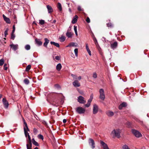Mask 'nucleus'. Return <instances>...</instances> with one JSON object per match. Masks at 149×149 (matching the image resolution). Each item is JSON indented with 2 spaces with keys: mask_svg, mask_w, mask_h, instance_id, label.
Wrapping results in <instances>:
<instances>
[{
  "mask_svg": "<svg viewBox=\"0 0 149 149\" xmlns=\"http://www.w3.org/2000/svg\"><path fill=\"white\" fill-rule=\"evenodd\" d=\"M111 134L113 136H116L118 138L120 137V130L119 129L114 130L111 132Z\"/></svg>",
  "mask_w": 149,
  "mask_h": 149,
  "instance_id": "obj_1",
  "label": "nucleus"
},
{
  "mask_svg": "<svg viewBox=\"0 0 149 149\" xmlns=\"http://www.w3.org/2000/svg\"><path fill=\"white\" fill-rule=\"evenodd\" d=\"M99 93L100 99L102 100H104L105 97L104 90L102 88L100 89Z\"/></svg>",
  "mask_w": 149,
  "mask_h": 149,
  "instance_id": "obj_2",
  "label": "nucleus"
},
{
  "mask_svg": "<svg viewBox=\"0 0 149 149\" xmlns=\"http://www.w3.org/2000/svg\"><path fill=\"white\" fill-rule=\"evenodd\" d=\"M76 111L79 114L84 113L85 111V109L80 107H78L76 108Z\"/></svg>",
  "mask_w": 149,
  "mask_h": 149,
  "instance_id": "obj_3",
  "label": "nucleus"
},
{
  "mask_svg": "<svg viewBox=\"0 0 149 149\" xmlns=\"http://www.w3.org/2000/svg\"><path fill=\"white\" fill-rule=\"evenodd\" d=\"M132 132L137 137L139 138L142 136V134L139 132L135 130H132Z\"/></svg>",
  "mask_w": 149,
  "mask_h": 149,
  "instance_id": "obj_4",
  "label": "nucleus"
},
{
  "mask_svg": "<svg viewBox=\"0 0 149 149\" xmlns=\"http://www.w3.org/2000/svg\"><path fill=\"white\" fill-rule=\"evenodd\" d=\"M77 100L79 103L81 104H84L86 102L84 98L81 96H79L78 97Z\"/></svg>",
  "mask_w": 149,
  "mask_h": 149,
  "instance_id": "obj_5",
  "label": "nucleus"
},
{
  "mask_svg": "<svg viewBox=\"0 0 149 149\" xmlns=\"http://www.w3.org/2000/svg\"><path fill=\"white\" fill-rule=\"evenodd\" d=\"M88 143L89 145L91 146L92 148L93 149L95 148V142L92 139L90 138L89 139Z\"/></svg>",
  "mask_w": 149,
  "mask_h": 149,
  "instance_id": "obj_6",
  "label": "nucleus"
},
{
  "mask_svg": "<svg viewBox=\"0 0 149 149\" xmlns=\"http://www.w3.org/2000/svg\"><path fill=\"white\" fill-rule=\"evenodd\" d=\"M98 106L96 104H94L93 106V113L94 114H96L98 111Z\"/></svg>",
  "mask_w": 149,
  "mask_h": 149,
  "instance_id": "obj_7",
  "label": "nucleus"
},
{
  "mask_svg": "<svg viewBox=\"0 0 149 149\" xmlns=\"http://www.w3.org/2000/svg\"><path fill=\"white\" fill-rule=\"evenodd\" d=\"M2 102L5 107L6 108H8L9 105V104L8 102L7 101L6 99L5 98H3L2 100Z\"/></svg>",
  "mask_w": 149,
  "mask_h": 149,
  "instance_id": "obj_8",
  "label": "nucleus"
},
{
  "mask_svg": "<svg viewBox=\"0 0 149 149\" xmlns=\"http://www.w3.org/2000/svg\"><path fill=\"white\" fill-rule=\"evenodd\" d=\"M100 144L103 149H109L107 144L102 141H100Z\"/></svg>",
  "mask_w": 149,
  "mask_h": 149,
  "instance_id": "obj_9",
  "label": "nucleus"
},
{
  "mask_svg": "<svg viewBox=\"0 0 149 149\" xmlns=\"http://www.w3.org/2000/svg\"><path fill=\"white\" fill-rule=\"evenodd\" d=\"M74 86L75 87H79L80 84L77 80H74L72 83Z\"/></svg>",
  "mask_w": 149,
  "mask_h": 149,
  "instance_id": "obj_10",
  "label": "nucleus"
},
{
  "mask_svg": "<svg viewBox=\"0 0 149 149\" xmlns=\"http://www.w3.org/2000/svg\"><path fill=\"white\" fill-rule=\"evenodd\" d=\"M106 113L109 117H112L114 115L113 112L110 110L107 111Z\"/></svg>",
  "mask_w": 149,
  "mask_h": 149,
  "instance_id": "obj_11",
  "label": "nucleus"
},
{
  "mask_svg": "<svg viewBox=\"0 0 149 149\" xmlns=\"http://www.w3.org/2000/svg\"><path fill=\"white\" fill-rule=\"evenodd\" d=\"M10 46L15 51L18 49V45L17 44L14 45L12 44L10 45Z\"/></svg>",
  "mask_w": 149,
  "mask_h": 149,
  "instance_id": "obj_12",
  "label": "nucleus"
},
{
  "mask_svg": "<svg viewBox=\"0 0 149 149\" xmlns=\"http://www.w3.org/2000/svg\"><path fill=\"white\" fill-rule=\"evenodd\" d=\"M3 17L4 20L7 23L10 24V21L9 18L6 17L4 15H3Z\"/></svg>",
  "mask_w": 149,
  "mask_h": 149,
  "instance_id": "obj_13",
  "label": "nucleus"
},
{
  "mask_svg": "<svg viewBox=\"0 0 149 149\" xmlns=\"http://www.w3.org/2000/svg\"><path fill=\"white\" fill-rule=\"evenodd\" d=\"M36 43L38 46L41 45L42 44V42L39 39H36L35 40Z\"/></svg>",
  "mask_w": 149,
  "mask_h": 149,
  "instance_id": "obj_14",
  "label": "nucleus"
},
{
  "mask_svg": "<svg viewBox=\"0 0 149 149\" xmlns=\"http://www.w3.org/2000/svg\"><path fill=\"white\" fill-rule=\"evenodd\" d=\"M117 42H114L113 43L111 44V48L114 49L116 48L117 46Z\"/></svg>",
  "mask_w": 149,
  "mask_h": 149,
  "instance_id": "obj_15",
  "label": "nucleus"
},
{
  "mask_svg": "<svg viewBox=\"0 0 149 149\" xmlns=\"http://www.w3.org/2000/svg\"><path fill=\"white\" fill-rule=\"evenodd\" d=\"M45 41V42L44 43L43 46L45 47H47V45L49 42V40L47 38H45L44 39Z\"/></svg>",
  "mask_w": 149,
  "mask_h": 149,
  "instance_id": "obj_16",
  "label": "nucleus"
},
{
  "mask_svg": "<svg viewBox=\"0 0 149 149\" xmlns=\"http://www.w3.org/2000/svg\"><path fill=\"white\" fill-rule=\"evenodd\" d=\"M47 7L49 13H50L52 12L53 9L51 6L49 5H47Z\"/></svg>",
  "mask_w": 149,
  "mask_h": 149,
  "instance_id": "obj_17",
  "label": "nucleus"
},
{
  "mask_svg": "<svg viewBox=\"0 0 149 149\" xmlns=\"http://www.w3.org/2000/svg\"><path fill=\"white\" fill-rule=\"evenodd\" d=\"M78 17L77 15H76L74 16L72 22L73 24H75L76 22Z\"/></svg>",
  "mask_w": 149,
  "mask_h": 149,
  "instance_id": "obj_18",
  "label": "nucleus"
},
{
  "mask_svg": "<svg viewBox=\"0 0 149 149\" xmlns=\"http://www.w3.org/2000/svg\"><path fill=\"white\" fill-rule=\"evenodd\" d=\"M86 49L87 52H88L89 55L91 56V51H90V50L89 48L88 44H86Z\"/></svg>",
  "mask_w": 149,
  "mask_h": 149,
  "instance_id": "obj_19",
  "label": "nucleus"
},
{
  "mask_svg": "<svg viewBox=\"0 0 149 149\" xmlns=\"http://www.w3.org/2000/svg\"><path fill=\"white\" fill-rule=\"evenodd\" d=\"M77 46V44L76 43L74 42H71L70 43V44L67 46V47H70L71 46L74 47L76 46V47Z\"/></svg>",
  "mask_w": 149,
  "mask_h": 149,
  "instance_id": "obj_20",
  "label": "nucleus"
},
{
  "mask_svg": "<svg viewBox=\"0 0 149 149\" xmlns=\"http://www.w3.org/2000/svg\"><path fill=\"white\" fill-rule=\"evenodd\" d=\"M61 68L62 66L60 63L58 64L56 66V69L58 71H59L61 70Z\"/></svg>",
  "mask_w": 149,
  "mask_h": 149,
  "instance_id": "obj_21",
  "label": "nucleus"
},
{
  "mask_svg": "<svg viewBox=\"0 0 149 149\" xmlns=\"http://www.w3.org/2000/svg\"><path fill=\"white\" fill-rule=\"evenodd\" d=\"M66 35L68 38H71L72 37V34L71 32L68 31Z\"/></svg>",
  "mask_w": 149,
  "mask_h": 149,
  "instance_id": "obj_22",
  "label": "nucleus"
},
{
  "mask_svg": "<svg viewBox=\"0 0 149 149\" xmlns=\"http://www.w3.org/2000/svg\"><path fill=\"white\" fill-rule=\"evenodd\" d=\"M32 143L33 144L36 146H38L39 144L36 141L34 140V139H32Z\"/></svg>",
  "mask_w": 149,
  "mask_h": 149,
  "instance_id": "obj_23",
  "label": "nucleus"
},
{
  "mask_svg": "<svg viewBox=\"0 0 149 149\" xmlns=\"http://www.w3.org/2000/svg\"><path fill=\"white\" fill-rule=\"evenodd\" d=\"M24 83L28 85L29 83V79L27 78L25 79L24 80Z\"/></svg>",
  "mask_w": 149,
  "mask_h": 149,
  "instance_id": "obj_24",
  "label": "nucleus"
},
{
  "mask_svg": "<svg viewBox=\"0 0 149 149\" xmlns=\"http://www.w3.org/2000/svg\"><path fill=\"white\" fill-rule=\"evenodd\" d=\"M57 8L60 11H61L62 10L61 5L60 3H58Z\"/></svg>",
  "mask_w": 149,
  "mask_h": 149,
  "instance_id": "obj_25",
  "label": "nucleus"
},
{
  "mask_svg": "<svg viewBox=\"0 0 149 149\" xmlns=\"http://www.w3.org/2000/svg\"><path fill=\"white\" fill-rule=\"evenodd\" d=\"M26 129L25 127L24 128V132L25 135V136L27 137L28 136V135H29V133L26 130Z\"/></svg>",
  "mask_w": 149,
  "mask_h": 149,
  "instance_id": "obj_26",
  "label": "nucleus"
},
{
  "mask_svg": "<svg viewBox=\"0 0 149 149\" xmlns=\"http://www.w3.org/2000/svg\"><path fill=\"white\" fill-rule=\"evenodd\" d=\"M27 136L29 140V144H28L30 145H32L31 138L29 135H28V136Z\"/></svg>",
  "mask_w": 149,
  "mask_h": 149,
  "instance_id": "obj_27",
  "label": "nucleus"
},
{
  "mask_svg": "<svg viewBox=\"0 0 149 149\" xmlns=\"http://www.w3.org/2000/svg\"><path fill=\"white\" fill-rule=\"evenodd\" d=\"M61 42H63L65 40V38L64 36H62L59 38Z\"/></svg>",
  "mask_w": 149,
  "mask_h": 149,
  "instance_id": "obj_28",
  "label": "nucleus"
},
{
  "mask_svg": "<svg viewBox=\"0 0 149 149\" xmlns=\"http://www.w3.org/2000/svg\"><path fill=\"white\" fill-rule=\"evenodd\" d=\"M31 65H29L26 67V71H29L31 68Z\"/></svg>",
  "mask_w": 149,
  "mask_h": 149,
  "instance_id": "obj_29",
  "label": "nucleus"
},
{
  "mask_svg": "<svg viewBox=\"0 0 149 149\" xmlns=\"http://www.w3.org/2000/svg\"><path fill=\"white\" fill-rule=\"evenodd\" d=\"M25 48L27 50H29L30 49V46L29 45H25Z\"/></svg>",
  "mask_w": 149,
  "mask_h": 149,
  "instance_id": "obj_30",
  "label": "nucleus"
},
{
  "mask_svg": "<svg viewBox=\"0 0 149 149\" xmlns=\"http://www.w3.org/2000/svg\"><path fill=\"white\" fill-rule=\"evenodd\" d=\"M74 30L75 33V34L76 36H77V26H74Z\"/></svg>",
  "mask_w": 149,
  "mask_h": 149,
  "instance_id": "obj_31",
  "label": "nucleus"
},
{
  "mask_svg": "<svg viewBox=\"0 0 149 149\" xmlns=\"http://www.w3.org/2000/svg\"><path fill=\"white\" fill-rule=\"evenodd\" d=\"M45 21L43 20H40L39 21V23L41 25H43L45 24Z\"/></svg>",
  "mask_w": 149,
  "mask_h": 149,
  "instance_id": "obj_32",
  "label": "nucleus"
},
{
  "mask_svg": "<svg viewBox=\"0 0 149 149\" xmlns=\"http://www.w3.org/2000/svg\"><path fill=\"white\" fill-rule=\"evenodd\" d=\"M74 52L75 56L77 57L78 56V49L77 48L75 49L74 50Z\"/></svg>",
  "mask_w": 149,
  "mask_h": 149,
  "instance_id": "obj_33",
  "label": "nucleus"
},
{
  "mask_svg": "<svg viewBox=\"0 0 149 149\" xmlns=\"http://www.w3.org/2000/svg\"><path fill=\"white\" fill-rule=\"evenodd\" d=\"M4 61L3 59H1L0 60V65L2 66L4 63Z\"/></svg>",
  "mask_w": 149,
  "mask_h": 149,
  "instance_id": "obj_34",
  "label": "nucleus"
},
{
  "mask_svg": "<svg viewBox=\"0 0 149 149\" xmlns=\"http://www.w3.org/2000/svg\"><path fill=\"white\" fill-rule=\"evenodd\" d=\"M71 76L73 77L74 79H77V77L76 75L71 74Z\"/></svg>",
  "mask_w": 149,
  "mask_h": 149,
  "instance_id": "obj_35",
  "label": "nucleus"
},
{
  "mask_svg": "<svg viewBox=\"0 0 149 149\" xmlns=\"http://www.w3.org/2000/svg\"><path fill=\"white\" fill-rule=\"evenodd\" d=\"M38 138L41 139L42 140H43L44 139L43 136L40 134H39L38 135Z\"/></svg>",
  "mask_w": 149,
  "mask_h": 149,
  "instance_id": "obj_36",
  "label": "nucleus"
},
{
  "mask_svg": "<svg viewBox=\"0 0 149 149\" xmlns=\"http://www.w3.org/2000/svg\"><path fill=\"white\" fill-rule=\"evenodd\" d=\"M123 149H130L128 146L126 145H124L123 146Z\"/></svg>",
  "mask_w": 149,
  "mask_h": 149,
  "instance_id": "obj_37",
  "label": "nucleus"
},
{
  "mask_svg": "<svg viewBox=\"0 0 149 149\" xmlns=\"http://www.w3.org/2000/svg\"><path fill=\"white\" fill-rule=\"evenodd\" d=\"M8 28H7L6 29V30L4 32V35L6 37V35L8 34Z\"/></svg>",
  "mask_w": 149,
  "mask_h": 149,
  "instance_id": "obj_38",
  "label": "nucleus"
},
{
  "mask_svg": "<svg viewBox=\"0 0 149 149\" xmlns=\"http://www.w3.org/2000/svg\"><path fill=\"white\" fill-rule=\"evenodd\" d=\"M32 145H28V144H26V147L27 149H32Z\"/></svg>",
  "mask_w": 149,
  "mask_h": 149,
  "instance_id": "obj_39",
  "label": "nucleus"
},
{
  "mask_svg": "<svg viewBox=\"0 0 149 149\" xmlns=\"http://www.w3.org/2000/svg\"><path fill=\"white\" fill-rule=\"evenodd\" d=\"M24 125L25 126V128L26 129V130H27L28 131H29V130L28 129V126H27V123H26V122H25V121H24Z\"/></svg>",
  "mask_w": 149,
  "mask_h": 149,
  "instance_id": "obj_40",
  "label": "nucleus"
},
{
  "mask_svg": "<svg viewBox=\"0 0 149 149\" xmlns=\"http://www.w3.org/2000/svg\"><path fill=\"white\" fill-rule=\"evenodd\" d=\"M107 26L108 27H111L113 26V25L111 23H110L107 24Z\"/></svg>",
  "mask_w": 149,
  "mask_h": 149,
  "instance_id": "obj_41",
  "label": "nucleus"
},
{
  "mask_svg": "<svg viewBox=\"0 0 149 149\" xmlns=\"http://www.w3.org/2000/svg\"><path fill=\"white\" fill-rule=\"evenodd\" d=\"M120 105L122 106V107H126L127 106V104L125 102H123L122 103H121Z\"/></svg>",
  "mask_w": 149,
  "mask_h": 149,
  "instance_id": "obj_42",
  "label": "nucleus"
},
{
  "mask_svg": "<svg viewBox=\"0 0 149 149\" xmlns=\"http://www.w3.org/2000/svg\"><path fill=\"white\" fill-rule=\"evenodd\" d=\"M93 39V40L95 42V44L96 45H97L98 42H97V40L96 39V38L95 37H94Z\"/></svg>",
  "mask_w": 149,
  "mask_h": 149,
  "instance_id": "obj_43",
  "label": "nucleus"
},
{
  "mask_svg": "<svg viewBox=\"0 0 149 149\" xmlns=\"http://www.w3.org/2000/svg\"><path fill=\"white\" fill-rule=\"evenodd\" d=\"M15 38V35L13 34V33H12L11 34V39H12L13 40Z\"/></svg>",
  "mask_w": 149,
  "mask_h": 149,
  "instance_id": "obj_44",
  "label": "nucleus"
},
{
  "mask_svg": "<svg viewBox=\"0 0 149 149\" xmlns=\"http://www.w3.org/2000/svg\"><path fill=\"white\" fill-rule=\"evenodd\" d=\"M93 77L94 78H96L97 77V76L96 73H94L93 74Z\"/></svg>",
  "mask_w": 149,
  "mask_h": 149,
  "instance_id": "obj_45",
  "label": "nucleus"
},
{
  "mask_svg": "<svg viewBox=\"0 0 149 149\" xmlns=\"http://www.w3.org/2000/svg\"><path fill=\"white\" fill-rule=\"evenodd\" d=\"M4 69L5 70H7L8 69V68L7 67V64L6 63H5L4 65Z\"/></svg>",
  "mask_w": 149,
  "mask_h": 149,
  "instance_id": "obj_46",
  "label": "nucleus"
},
{
  "mask_svg": "<svg viewBox=\"0 0 149 149\" xmlns=\"http://www.w3.org/2000/svg\"><path fill=\"white\" fill-rule=\"evenodd\" d=\"M61 56H56L55 57V58L57 60H60Z\"/></svg>",
  "mask_w": 149,
  "mask_h": 149,
  "instance_id": "obj_47",
  "label": "nucleus"
},
{
  "mask_svg": "<svg viewBox=\"0 0 149 149\" xmlns=\"http://www.w3.org/2000/svg\"><path fill=\"white\" fill-rule=\"evenodd\" d=\"M55 87L56 88H57L58 89L60 88V86L58 84H55Z\"/></svg>",
  "mask_w": 149,
  "mask_h": 149,
  "instance_id": "obj_48",
  "label": "nucleus"
},
{
  "mask_svg": "<svg viewBox=\"0 0 149 149\" xmlns=\"http://www.w3.org/2000/svg\"><path fill=\"white\" fill-rule=\"evenodd\" d=\"M86 22L88 23H89L90 22V19L89 18V17H88L87 18H86Z\"/></svg>",
  "mask_w": 149,
  "mask_h": 149,
  "instance_id": "obj_49",
  "label": "nucleus"
},
{
  "mask_svg": "<svg viewBox=\"0 0 149 149\" xmlns=\"http://www.w3.org/2000/svg\"><path fill=\"white\" fill-rule=\"evenodd\" d=\"M90 104H90V103L87 102V104H85V106L86 107H89L90 106Z\"/></svg>",
  "mask_w": 149,
  "mask_h": 149,
  "instance_id": "obj_50",
  "label": "nucleus"
},
{
  "mask_svg": "<svg viewBox=\"0 0 149 149\" xmlns=\"http://www.w3.org/2000/svg\"><path fill=\"white\" fill-rule=\"evenodd\" d=\"M78 10L79 11H81L82 10V9L81 8V7L80 6H79L78 7Z\"/></svg>",
  "mask_w": 149,
  "mask_h": 149,
  "instance_id": "obj_51",
  "label": "nucleus"
},
{
  "mask_svg": "<svg viewBox=\"0 0 149 149\" xmlns=\"http://www.w3.org/2000/svg\"><path fill=\"white\" fill-rule=\"evenodd\" d=\"M123 107H122V106L120 104L119 106L118 107L119 109L120 110L121 109H122Z\"/></svg>",
  "mask_w": 149,
  "mask_h": 149,
  "instance_id": "obj_52",
  "label": "nucleus"
},
{
  "mask_svg": "<svg viewBox=\"0 0 149 149\" xmlns=\"http://www.w3.org/2000/svg\"><path fill=\"white\" fill-rule=\"evenodd\" d=\"M55 46H56V47H60V45H59V44L58 43H56Z\"/></svg>",
  "mask_w": 149,
  "mask_h": 149,
  "instance_id": "obj_53",
  "label": "nucleus"
},
{
  "mask_svg": "<svg viewBox=\"0 0 149 149\" xmlns=\"http://www.w3.org/2000/svg\"><path fill=\"white\" fill-rule=\"evenodd\" d=\"M93 94H92L91 96H90V99L91 100H92L93 99Z\"/></svg>",
  "mask_w": 149,
  "mask_h": 149,
  "instance_id": "obj_54",
  "label": "nucleus"
},
{
  "mask_svg": "<svg viewBox=\"0 0 149 149\" xmlns=\"http://www.w3.org/2000/svg\"><path fill=\"white\" fill-rule=\"evenodd\" d=\"M92 101V100H91V99H89L88 100V103H90V104H91V102Z\"/></svg>",
  "mask_w": 149,
  "mask_h": 149,
  "instance_id": "obj_55",
  "label": "nucleus"
},
{
  "mask_svg": "<svg viewBox=\"0 0 149 149\" xmlns=\"http://www.w3.org/2000/svg\"><path fill=\"white\" fill-rule=\"evenodd\" d=\"M81 77L80 76H79V77H77V79L79 80H80L81 79Z\"/></svg>",
  "mask_w": 149,
  "mask_h": 149,
  "instance_id": "obj_56",
  "label": "nucleus"
},
{
  "mask_svg": "<svg viewBox=\"0 0 149 149\" xmlns=\"http://www.w3.org/2000/svg\"><path fill=\"white\" fill-rule=\"evenodd\" d=\"M55 42H54L51 41L50 42V43L51 45H54V44L55 43Z\"/></svg>",
  "mask_w": 149,
  "mask_h": 149,
  "instance_id": "obj_57",
  "label": "nucleus"
},
{
  "mask_svg": "<svg viewBox=\"0 0 149 149\" xmlns=\"http://www.w3.org/2000/svg\"><path fill=\"white\" fill-rule=\"evenodd\" d=\"M53 104V105L54 106H56V107H57V106H58L59 105H58V104H56V105H55V104H54V103H53V104Z\"/></svg>",
  "mask_w": 149,
  "mask_h": 149,
  "instance_id": "obj_58",
  "label": "nucleus"
},
{
  "mask_svg": "<svg viewBox=\"0 0 149 149\" xmlns=\"http://www.w3.org/2000/svg\"><path fill=\"white\" fill-rule=\"evenodd\" d=\"M66 120L65 119H64L63 120V122L64 123H65L66 122Z\"/></svg>",
  "mask_w": 149,
  "mask_h": 149,
  "instance_id": "obj_59",
  "label": "nucleus"
},
{
  "mask_svg": "<svg viewBox=\"0 0 149 149\" xmlns=\"http://www.w3.org/2000/svg\"><path fill=\"white\" fill-rule=\"evenodd\" d=\"M33 131L34 132H36L37 131V130L36 128H34L33 129Z\"/></svg>",
  "mask_w": 149,
  "mask_h": 149,
  "instance_id": "obj_60",
  "label": "nucleus"
},
{
  "mask_svg": "<svg viewBox=\"0 0 149 149\" xmlns=\"http://www.w3.org/2000/svg\"><path fill=\"white\" fill-rule=\"evenodd\" d=\"M102 38L104 40V41L105 42H106V38H105L104 37H103Z\"/></svg>",
  "mask_w": 149,
  "mask_h": 149,
  "instance_id": "obj_61",
  "label": "nucleus"
},
{
  "mask_svg": "<svg viewBox=\"0 0 149 149\" xmlns=\"http://www.w3.org/2000/svg\"><path fill=\"white\" fill-rule=\"evenodd\" d=\"M13 29L15 30V25H14L13 26Z\"/></svg>",
  "mask_w": 149,
  "mask_h": 149,
  "instance_id": "obj_62",
  "label": "nucleus"
},
{
  "mask_svg": "<svg viewBox=\"0 0 149 149\" xmlns=\"http://www.w3.org/2000/svg\"><path fill=\"white\" fill-rule=\"evenodd\" d=\"M15 29H13L12 33H13H13L15 32Z\"/></svg>",
  "mask_w": 149,
  "mask_h": 149,
  "instance_id": "obj_63",
  "label": "nucleus"
},
{
  "mask_svg": "<svg viewBox=\"0 0 149 149\" xmlns=\"http://www.w3.org/2000/svg\"><path fill=\"white\" fill-rule=\"evenodd\" d=\"M56 22V20H54L53 21V23H55Z\"/></svg>",
  "mask_w": 149,
  "mask_h": 149,
  "instance_id": "obj_64",
  "label": "nucleus"
}]
</instances>
